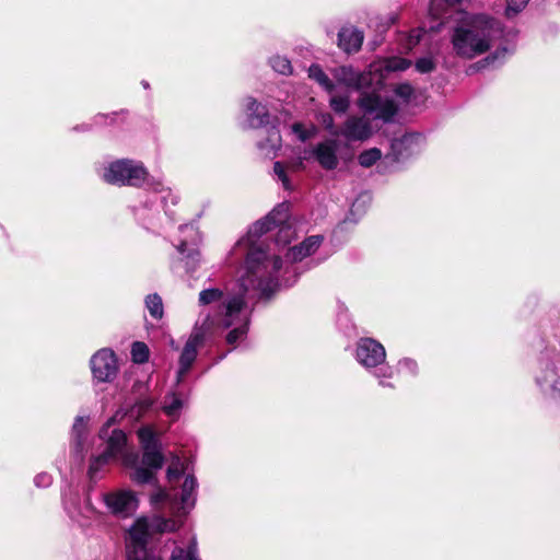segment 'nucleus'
Segmentation results:
<instances>
[{
  "label": "nucleus",
  "instance_id": "1",
  "mask_svg": "<svg viewBox=\"0 0 560 560\" xmlns=\"http://www.w3.org/2000/svg\"><path fill=\"white\" fill-rule=\"evenodd\" d=\"M289 205H278L268 215L255 222L248 230L245 237H242L231 250V254L237 257L245 256V267L242 275L231 289L226 296L219 289H207L199 293V303L208 305L221 302L217 313L221 310L225 300L234 293L246 301L252 298H269L278 288L277 273L281 269L282 262L279 256L268 255L259 238L278 226L276 243L287 245L294 236L290 224Z\"/></svg>",
  "mask_w": 560,
  "mask_h": 560
},
{
  "label": "nucleus",
  "instance_id": "2",
  "mask_svg": "<svg viewBox=\"0 0 560 560\" xmlns=\"http://www.w3.org/2000/svg\"><path fill=\"white\" fill-rule=\"evenodd\" d=\"M460 3L442 5L443 12L430 14L434 19H454L456 26L451 35L453 51L456 56L472 59L488 51L502 36V26L495 19L486 14H468L458 8Z\"/></svg>",
  "mask_w": 560,
  "mask_h": 560
},
{
  "label": "nucleus",
  "instance_id": "3",
  "mask_svg": "<svg viewBox=\"0 0 560 560\" xmlns=\"http://www.w3.org/2000/svg\"><path fill=\"white\" fill-rule=\"evenodd\" d=\"M411 66V61L401 57H388L373 61L369 68L373 78V91L361 92L357 105L364 115L374 119L390 121L397 113V105L390 98H382L378 91L389 73L401 72Z\"/></svg>",
  "mask_w": 560,
  "mask_h": 560
},
{
  "label": "nucleus",
  "instance_id": "4",
  "mask_svg": "<svg viewBox=\"0 0 560 560\" xmlns=\"http://www.w3.org/2000/svg\"><path fill=\"white\" fill-rule=\"evenodd\" d=\"M249 312L246 307V301L234 293L225 300L221 310L215 313L214 318L210 323H206L203 330H209L212 327L220 329L232 328L226 336V342L234 346L242 339L248 329Z\"/></svg>",
  "mask_w": 560,
  "mask_h": 560
},
{
  "label": "nucleus",
  "instance_id": "5",
  "mask_svg": "<svg viewBox=\"0 0 560 560\" xmlns=\"http://www.w3.org/2000/svg\"><path fill=\"white\" fill-rule=\"evenodd\" d=\"M110 421L101 430L100 438L106 439V448L102 454L94 456L90 464L89 472L94 475L101 469L102 466L106 465L110 459L120 455L124 457L125 464H131L136 460L135 456L125 454V446L127 442L126 434L121 430H113L112 434H108Z\"/></svg>",
  "mask_w": 560,
  "mask_h": 560
},
{
  "label": "nucleus",
  "instance_id": "6",
  "mask_svg": "<svg viewBox=\"0 0 560 560\" xmlns=\"http://www.w3.org/2000/svg\"><path fill=\"white\" fill-rule=\"evenodd\" d=\"M145 168L131 160L112 162L104 171L106 183L117 186H139L147 179Z\"/></svg>",
  "mask_w": 560,
  "mask_h": 560
},
{
  "label": "nucleus",
  "instance_id": "7",
  "mask_svg": "<svg viewBox=\"0 0 560 560\" xmlns=\"http://www.w3.org/2000/svg\"><path fill=\"white\" fill-rule=\"evenodd\" d=\"M150 535L152 529L149 517H138L128 530V560H161L145 551L144 547Z\"/></svg>",
  "mask_w": 560,
  "mask_h": 560
},
{
  "label": "nucleus",
  "instance_id": "8",
  "mask_svg": "<svg viewBox=\"0 0 560 560\" xmlns=\"http://www.w3.org/2000/svg\"><path fill=\"white\" fill-rule=\"evenodd\" d=\"M137 434L143 450V464L152 469H160L164 464V456L155 432L151 427H143Z\"/></svg>",
  "mask_w": 560,
  "mask_h": 560
},
{
  "label": "nucleus",
  "instance_id": "9",
  "mask_svg": "<svg viewBox=\"0 0 560 560\" xmlns=\"http://www.w3.org/2000/svg\"><path fill=\"white\" fill-rule=\"evenodd\" d=\"M91 369L94 378L98 382H112L118 372L114 351L107 348L98 350L91 359Z\"/></svg>",
  "mask_w": 560,
  "mask_h": 560
},
{
  "label": "nucleus",
  "instance_id": "10",
  "mask_svg": "<svg viewBox=\"0 0 560 560\" xmlns=\"http://www.w3.org/2000/svg\"><path fill=\"white\" fill-rule=\"evenodd\" d=\"M334 80L348 88L354 90L373 89V78H371L370 68L360 72L350 66H341L331 70Z\"/></svg>",
  "mask_w": 560,
  "mask_h": 560
},
{
  "label": "nucleus",
  "instance_id": "11",
  "mask_svg": "<svg viewBox=\"0 0 560 560\" xmlns=\"http://www.w3.org/2000/svg\"><path fill=\"white\" fill-rule=\"evenodd\" d=\"M106 506L119 517H128L138 509V499L130 490H118L104 495Z\"/></svg>",
  "mask_w": 560,
  "mask_h": 560
},
{
  "label": "nucleus",
  "instance_id": "12",
  "mask_svg": "<svg viewBox=\"0 0 560 560\" xmlns=\"http://www.w3.org/2000/svg\"><path fill=\"white\" fill-rule=\"evenodd\" d=\"M205 340V330L196 329L191 332L188 340L185 343V347L179 357V368L177 372V382H180L182 378L189 371L194 361L196 360L198 349L201 347Z\"/></svg>",
  "mask_w": 560,
  "mask_h": 560
},
{
  "label": "nucleus",
  "instance_id": "13",
  "mask_svg": "<svg viewBox=\"0 0 560 560\" xmlns=\"http://www.w3.org/2000/svg\"><path fill=\"white\" fill-rule=\"evenodd\" d=\"M386 358L384 347L371 338L361 339L357 348V359L365 368H375Z\"/></svg>",
  "mask_w": 560,
  "mask_h": 560
},
{
  "label": "nucleus",
  "instance_id": "14",
  "mask_svg": "<svg viewBox=\"0 0 560 560\" xmlns=\"http://www.w3.org/2000/svg\"><path fill=\"white\" fill-rule=\"evenodd\" d=\"M372 125L365 116H349L342 125L340 135L348 141L363 142L371 138Z\"/></svg>",
  "mask_w": 560,
  "mask_h": 560
},
{
  "label": "nucleus",
  "instance_id": "15",
  "mask_svg": "<svg viewBox=\"0 0 560 560\" xmlns=\"http://www.w3.org/2000/svg\"><path fill=\"white\" fill-rule=\"evenodd\" d=\"M339 144L335 139H326L318 142L312 150L316 162L326 171H334L339 165Z\"/></svg>",
  "mask_w": 560,
  "mask_h": 560
},
{
  "label": "nucleus",
  "instance_id": "16",
  "mask_svg": "<svg viewBox=\"0 0 560 560\" xmlns=\"http://www.w3.org/2000/svg\"><path fill=\"white\" fill-rule=\"evenodd\" d=\"M362 43L363 34L355 27H342L338 33V46L348 54L358 51Z\"/></svg>",
  "mask_w": 560,
  "mask_h": 560
},
{
  "label": "nucleus",
  "instance_id": "17",
  "mask_svg": "<svg viewBox=\"0 0 560 560\" xmlns=\"http://www.w3.org/2000/svg\"><path fill=\"white\" fill-rule=\"evenodd\" d=\"M322 240L323 238L318 235L311 236V237L306 238L304 242H302L300 245H296V246L290 248L287 256L292 261L302 260L318 249V247L322 243Z\"/></svg>",
  "mask_w": 560,
  "mask_h": 560
},
{
  "label": "nucleus",
  "instance_id": "18",
  "mask_svg": "<svg viewBox=\"0 0 560 560\" xmlns=\"http://www.w3.org/2000/svg\"><path fill=\"white\" fill-rule=\"evenodd\" d=\"M247 117L250 127H259L267 121L268 113L264 105L257 103L254 98L247 100Z\"/></svg>",
  "mask_w": 560,
  "mask_h": 560
},
{
  "label": "nucleus",
  "instance_id": "19",
  "mask_svg": "<svg viewBox=\"0 0 560 560\" xmlns=\"http://www.w3.org/2000/svg\"><path fill=\"white\" fill-rule=\"evenodd\" d=\"M149 520L152 534L172 533L180 527V523L173 518H164L155 515Z\"/></svg>",
  "mask_w": 560,
  "mask_h": 560
},
{
  "label": "nucleus",
  "instance_id": "20",
  "mask_svg": "<svg viewBox=\"0 0 560 560\" xmlns=\"http://www.w3.org/2000/svg\"><path fill=\"white\" fill-rule=\"evenodd\" d=\"M308 77L316 81L326 92H328L329 94H332L335 93L336 91V85L335 83L332 82V80H330L328 78V75L323 71V69L320 68V66L318 65H312L310 68H308Z\"/></svg>",
  "mask_w": 560,
  "mask_h": 560
},
{
  "label": "nucleus",
  "instance_id": "21",
  "mask_svg": "<svg viewBox=\"0 0 560 560\" xmlns=\"http://www.w3.org/2000/svg\"><path fill=\"white\" fill-rule=\"evenodd\" d=\"M196 479L192 476H187L183 485L180 497L183 510L190 509L194 505L195 498L192 497V493L196 489Z\"/></svg>",
  "mask_w": 560,
  "mask_h": 560
},
{
  "label": "nucleus",
  "instance_id": "22",
  "mask_svg": "<svg viewBox=\"0 0 560 560\" xmlns=\"http://www.w3.org/2000/svg\"><path fill=\"white\" fill-rule=\"evenodd\" d=\"M329 105L335 113L345 114L350 107V96L330 94Z\"/></svg>",
  "mask_w": 560,
  "mask_h": 560
},
{
  "label": "nucleus",
  "instance_id": "23",
  "mask_svg": "<svg viewBox=\"0 0 560 560\" xmlns=\"http://www.w3.org/2000/svg\"><path fill=\"white\" fill-rule=\"evenodd\" d=\"M145 305L152 317L160 319L163 316L162 299L158 294H150L145 299Z\"/></svg>",
  "mask_w": 560,
  "mask_h": 560
},
{
  "label": "nucleus",
  "instance_id": "24",
  "mask_svg": "<svg viewBox=\"0 0 560 560\" xmlns=\"http://www.w3.org/2000/svg\"><path fill=\"white\" fill-rule=\"evenodd\" d=\"M171 560H198L196 541L192 540L187 550L176 547L172 552Z\"/></svg>",
  "mask_w": 560,
  "mask_h": 560
},
{
  "label": "nucleus",
  "instance_id": "25",
  "mask_svg": "<svg viewBox=\"0 0 560 560\" xmlns=\"http://www.w3.org/2000/svg\"><path fill=\"white\" fill-rule=\"evenodd\" d=\"M382 158V152L377 148H372L363 151L358 160L359 164L363 167H370L375 164Z\"/></svg>",
  "mask_w": 560,
  "mask_h": 560
},
{
  "label": "nucleus",
  "instance_id": "26",
  "mask_svg": "<svg viewBox=\"0 0 560 560\" xmlns=\"http://www.w3.org/2000/svg\"><path fill=\"white\" fill-rule=\"evenodd\" d=\"M131 357L136 363H144L149 359V348L144 342H133L131 348Z\"/></svg>",
  "mask_w": 560,
  "mask_h": 560
},
{
  "label": "nucleus",
  "instance_id": "27",
  "mask_svg": "<svg viewBox=\"0 0 560 560\" xmlns=\"http://www.w3.org/2000/svg\"><path fill=\"white\" fill-rule=\"evenodd\" d=\"M270 65L275 71L281 74H291L292 66L289 59L281 56H275L270 59Z\"/></svg>",
  "mask_w": 560,
  "mask_h": 560
},
{
  "label": "nucleus",
  "instance_id": "28",
  "mask_svg": "<svg viewBox=\"0 0 560 560\" xmlns=\"http://www.w3.org/2000/svg\"><path fill=\"white\" fill-rule=\"evenodd\" d=\"M183 407V401L176 397V395H171L166 398L163 409L167 416H175L178 410Z\"/></svg>",
  "mask_w": 560,
  "mask_h": 560
},
{
  "label": "nucleus",
  "instance_id": "29",
  "mask_svg": "<svg viewBox=\"0 0 560 560\" xmlns=\"http://www.w3.org/2000/svg\"><path fill=\"white\" fill-rule=\"evenodd\" d=\"M292 131L298 136L301 141H306L316 135V128H305L302 124L296 122L292 125Z\"/></svg>",
  "mask_w": 560,
  "mask_h": 560
},
{
  "label": "nucleus",
  "instance_id": "30",
  "mask_svg": "<svg viewBox=\"0 0 560 560\" xmlns=\"http://www.w3.org/2000/svg\"><path fill=\"white\" fill-rule=\"evenodd\" d=\"M184 471L183 463L177 456L173 457V460L171 465L167 468V479L170 482H172L175 479H178V477Z\"/></svg>",
  "mask_w": 560,
  "mask_h": 560
},
{
  "label": "nucleus",
  "instance_id": "31",
  "mask_svg": "<svg viewBox=\"0 0 560 560\" xmlns=\"http://www.w3.org/2000/svg\"><path fill=\"white\" fill-rule=\"evenodd\" d=\"M529 0H506L505 15L512 18L521 12Z\"/></svg>",
  "mask_w": 560,
  "mask_h": 560
},
{
  "label": "nucleus",
  "instance_id": "32",
  "mask_svg": "<svg viewBox=\"0 0 560 560\" xmlns=\"http://www.w3.org/2000/svg\"><path fill=\"white\" fill-rule=\"evenodd\" d=\"M153 471L148 467H137L132 474V479L139 483H147L153 479Z\"/></svg>",
  "mask_w": 560,
  "mask_h": 560
},
{
  "label": "nucleus",
  "instance_id": "33",
  "mask_svg": "<svg viewBox=\"0 0 560 560\" xmlns=\"http://www.w3.org/2000/svg\"><path fill=\"white\" fill-rule=\"evenodd\" d=\"M394 93L402 103H408L413 94V89L409 83H401L395 88Z\"/></svg>",
  "mask_w": 560,
  "mask_h": 560
},
{
  "label": "nucleus",
  "instance_id": "34",
  "mask_svg": "<svg viewBox=\"0 0 560 560\" xmlns=\"http://www.w3.org/2000/svg\"><path fill=\"white\" fill-rule=\"evenodd\" d=\"M85 430L86 421L82 417H78L72 428L73 438L78 446L81 444V438L84 434Z\"/></svg>",
  "mask_w": 560,
  "mask_h": 560
},
{
  "label": "nucleus",
  "instance_id": "35",
  "mask_svg": "<svg viewBox=\"0 0 560 560\" xmlns=\"http://www.w3.org/2000/svg\"><path fill=\"white\" fill-rule=\"evenodd\" d=\"M424 34L425 31L423 28L412 30L410 34L407 36V43L405 45V48L407 50H411L416 45L420 43Z\"/></svg>",
  "mask_w": 560,
  "mask_h": 560
},
{
  "label": "nucleus",
  "instance_id": "36",
  "mask_svg": "<svg viewBox=\"0 0 560 560\" xmlns=\"http://www.w3.org/2000/svg\"><path fill=\"white\" fill-rule=\"evenodd\" d=\"M177 249L180 254H184L186 250L188 252L187 254V258L188 259H191L192 261V267H195V264L198 261V257H199V252L195 248V247H191V248H188L187 246V243L186 242H182L178 246H177Z\"/></svg>",
  "mask_w": 560,
  "mask_h": 560
},
{
  "label": "nucleus",
  "instance_id": "37",
  "mask_svg": "<svg viewBox=\"0 0 560 560\" xmlns=\"http://www.w3.org/2000/svg\"><path fill=\"white\" fill-rule=\"evenodd\" d=\"M434 67V62L431 58H421L416 62V69L421 73L431 72Z\"/></svg>",
  "mask_w": 560,
  "mask_h": 560
},
{
  "label": "nucleus",
  "instance_id": "38",
  "mask_svg": "<svg viewBox=\"0 0 560 560\" xmlns=\"http://www.w3.org/2000/svg\"><path fill=\"white\" fill-rule=\"evenodd\" d=\"M273 172L278 176V178L282 182L283 187L285 189H290L289 178L285 174L283 165L280 162L275 163Z\"/></svg>",
  "mask_w": 560,
  "mask_h": 560
},
{
  "label": "nucleus",
  "instance_id": "39",
  "mask_svg": "<svg viewBox=\"0 0 560 560\" xmlns=\"http://www.w3.org/2000/svg\"><path fill=\"white\" fill-rule=\"evenodd\" d=\"M393 369L389 366L382 368L375 375L380 380V384L382 386H386L387 384L384 382V378H392L393 377Z\"/></svg>",
  "mask_w": 560,
  "mask_h": 560
},
{
  "label": "nucleus",
  "instance_id": "40",
  "mask_svg": "<svg viewBox=\"0 0 560 560\" xmlns=\"http://www.w3.org/2000/svg\"><path fill=\"white\" fill-rule=\"evenodd\" d=\"M167 499H168V493L163 489H159L155 493H153L151 495V503L155 505V504L166 501Z\"/></svg>",
  "mask_w": 560,
  "mask_h": 560
},
{
  "label": "nucleus",
  "instance_id": "41",
  "mask_svg": "<svg viewBox=\"0 0 560 560\" xmlns=\"http://www.w3.org/2000/svg\"><path fill=\"white\" fill-rule=\"evenodd\" d=\"M399 368L407 370L411 374H416L417 372V363L410 359H404L399 362Z\"/></svg>",
  "mask_w": 560,
  "mask_h": 560
},
{
  "label": "nucleus",
  "instance_id": "42",
  "mask_svg": "<svg viewBox=\"0 0 560 560\" xmlns=\"http://www.w3.org/2000/svg\"><path fill=\"white\" fill-rule=\"evenodd\" d=\"M322 122L324 124V126L327 130H329L334 135H337V132L334 130V126H335L334 118L330 114H323Z\"/></svg>",
  "mask_w": 560,
  "mask_h": 560
},
{
  "label": "nucleus",
  "instance_id": "43",
  "mask_svg": "<svg viewBox=\"0 0 560 560\" xmlns=\"http://www.w3.org/2000/svg\"><path fill=\"white\" fill-rule=\"evenodd\" d=\"M50 482H51V477L47 474L38 475L35 478V483L37 486L46 487V486L50 485Z\"/></svg>",
  "mask_w": 560,
  "mask_h": 560
},
{
  "label": "nucleus",
  "instance_id": "44",
  "mask_svg": "<svg viewBox=\"0 0 560 560\" xmlns=\"http://www.w3.org/2000/svg\"><path fill=\"white\" fill-rule=\"evenodd\" d=\"M150 404L148 401H142L139 405H137L135 408H138V412H141L142 410L148 409Z\"/></svg>",
  "mask_w": 560,
  "mask_h": 560
},
{
  "label": "nucleus",
  "instance_id": "45",
  "mask_svg": "<svg viewBox=\"0 0 560 560\" xmlns=\"http://www.w3.org/2000/svg\"><path fill=\"white\" fill-rule=\"evenodd\" d=\"M184 231H189L191 233H194L195 235H197V231H195L194 226L192 225H186L183 228Z\"/></svg>",
  "mask_w": 560,
  "mask_h": 560
},
{
  "label": "nucleus",
  "instance_id": "46",
  "mask_svg": "<svg viewBox=\"0 0 560 560\" xmlns=\"http://www.w3.org/2000/svg\"><path fill=\"white\" fill-rule=\"evenodd\" d=\"M272 136L275 138V141H277L279 139V135L277 131H272Z\"/></svg>",
  "mask_w": 560,
  "mask_h": 560
},
{
  "label": "nucleus",
  "instance_id": "47",
  "mask_svg": "<svg viewBox=\"0 0 560 560\" xmlns=\"http://www.w3.org/2000/svg\"><path fill=\"white\" fill-rule=\"evenodd\" d=\"M497 55H498V52H497L494 56H492V57H491V59H495V58H497ZM489 60H490V58H486V60H485V61L489 62Z\"/></svg>",
  "mask_w": 560,
  "mask_h": 560
}]
</instances>
